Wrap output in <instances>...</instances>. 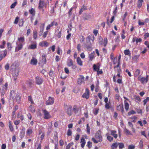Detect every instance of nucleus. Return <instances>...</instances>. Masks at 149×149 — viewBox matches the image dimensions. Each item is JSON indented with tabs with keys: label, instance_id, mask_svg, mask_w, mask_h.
Returning a JSON list of instances; mask_svg holds the SVG:
<instances>
[{
	"label": "nucleus",
	"instance_id": "39",
	"mask_svg": "<svg viewBox=\"0 0 149 149\" xmlns=\"http://www.w3.org/2000/svg\"><path fill=\"white\" fill-rule=\"evenodd\" d=\"M105 103L106 104L105 105V108L107 109H109L110 108V101H109V102H107V103Z\"/></svg>",
	"mask_w": 149,
	"mask_h": 149
},
{
	"label": "nucleus",
	"instance_id": "34",
	"mask_svg": "<svg viewBox=\"0 0 149 149\" xmlns=\"http://www.w3.org/2000/svg\"><path fill=\"white\" fill-rule=\"evenodd\" d=\"M45 25V24H41V25L40 27V32L41 33V34H42V32H43L44 29V26Z\"/></svg>",
	"mask_w": 149,
	"mask_h": 149
},
{
	"label": "nucleus",
	"instance_id": "42",
	"mask_svg": "<svg viewBox=\"0 0 149 149\" xmlns=\"http://www.w3.org/2000/svg\"><path fill=\"white\" fill-rule=\"evenodd\" d=\"M90 127L89 126L88 124H87L86 125V132L88 134H89L90 132Z\"/></svg>",
	"mask_w": 149,
	"mask_h": 149
},
{
	"label": "nucleus",
	"instance_id": "38",
	"mask_svg": "<svg viewBox=\"0 0 149 149\" xmlns=\"http://www.w3.org/2000/svg\"><path fill=\"white\" fill-rule=\"evenodd\" d=\"M15 91L14 90H13L11 91L10 94V98H13L15 94Z\"/></svg>",
	"mask_w": 149,
	"mask_h": 149
},
{
	"label": "nucleus",
	"instance_id": "26",
	"mask_svg": "<svg viewBox=\"0 0 149 149\" xmlns=\"http://www.w3.org/2000/svg\"><path fill=\"white\" fill-rule=\"evenodd\" d=\"M118 146V143L116 142L113 143L112 144L111 146V149H116Z\"/></svg>",
	"mask_w": 149,
	"mask_h": 149
},
{
	"label": "nucleus",
	"instance_id": "8",
	"mask_svg": "<svg viewBox=\"0 0 149 149\" xmlns=\"http://www.w3.org/2000/svg\"><path fill=\"white\" fill-rule=\"evenodd\" d=\"M7 52L6 50H5L0 52V61L3 58L5 57L6 55Z\"/></svg>",
	"mask_w": 149,
	"mask_h": 149
},
{
	"label": "nucleus",
	"instance_id": "58",
	"mask_svg": "<svg viewBox=\"0 0 149 149\" xmlns=\"http://www.w3.org/2000/svg\"><path fill=\"white\" fill-rule=\"evenodd\" d=\"M33 37H37V32L36 31H33Z\"/></svg>",
	"mask_w": 149,
	"mask_h": 149
},
{
	"label": "nucleus",
	"instance_id": "55",
	"mask_svg": "<svg viewBox=\"0 0 149 149\" xmlns=\"http://www.w3.org/2000/svg\"><path fill=\"white\" fill-rule=\"evenodd\" d=\"M6 44L5 41L3 40L1 45H0V48H3L4 47V45Z\"/></svg>",
	"mask_w": 149,
	"mask_h": 149
},
{
	"label": "nucleus",
	"instance_id": "3",
	"mask_svg": "<svg viewBox=\"0 0 149 149\" xmlns=\"http://www.w3.org/2000/svg\"><path fill=\"white\" fill-rule=\"evenodd\" d=\"M99 44L100 45H103L104 47H106L107 44V38H105L104 40H103L102 38H99Z\"/></svg>",
	"mask_w": 149,
	"mask_h": 149
},
{
	"label": "nucleus",
	"instance_id": "61",
	"mask_svg": "<svg viewBox=\"0 0 149 149\" xmlns=\"http://www.w3.org/2000/svg\"><path fill=\"white\" fill-rule=\"evenodd\" d=\"M54 74V71L52 69H51L49 71V75L51 77H52Z\"/></svg>",
	"mask_w": 149,
	"mask_h": 149
},
{
	"label": "nucleus",
	"instance_id": "29",
	"mask_svg": "<svg viewBox=\"0 0 149 149\" xmlns=\"http://www.w3.org/2000/svg\"><path fill=\"white\" fill-rule=\"evenodd\" d=\"M37 44L36 43L32 44L30 45L28 47L29 49H34L37 47Z\"/></svg>",
	"mask_w": 149,
	"mask_h": 149
},
{
	"label": "nucleus",
	"instance_id": "1",
	"mask_svg": "<svg viewBox=\"0 0 149 149\" xmlns=\"http://www.w3.org/2000/svg\"><path fill=\"white\" fill-rule=\"evenodd\" d=\"M149 76L146 75V77H141L140 76L138 77V81H140L143 84L146 83L148 80Z\"/></svg>",
	"mask_w": 149,
	"mask_h": 149
},
{
	"label": "nucleus",
	"instance_id": "57",
	"mask_svg": "<svg viewBox=\"0 0 149 149\" xmlns=\"http://www.w3.org/2000/svg\"><path fill=\"white\" fill-rule=\"evenodd\" d=\"M87 146L89 148H90L92 146V143L90 141H89L87 143Z\"/></svg>",
	"mask_w": 149,
	"mask_h": 149
},
{
	"label": "nucleus",
	"instance_id": "16",
	"mask_svg": "<svg viewBox=\"0 0 149 149\" xmlns=\"http://www.w3.org/2000/svg\"><path fill=\"white\" fill-rule=\"evenodd\" d=\"M117 109L118 110L121 111L122 113H123L124 112V110L122 104H120L117 107Z\"/></svg>",
	"mask_w": 149,
	"mask_h": 149
},
{
	"label": "nucleus",
	"instance_id": "10",
	"mask_svg": "<svg viewBox=\"0 0 149 149\" xmlns=\"http://www.w3.org/2000/svg\"><path fill=\"white\" fill-rule=\"evenodd\" d=\"M45 2L43 0H39V1L38 8L39 10L43 8L45 5Z\"/></svg>",
	"mask_w": 149,
	"mask_h": 149
},
{
	"label": "nucleus",
	"instance_id": "5",
	"mask_svg": "<svg viewBox=\"0 0 149 149\" xmlns=\"http://www.w3.org/2000/svg\"><path fill=\"white\" fill-rule=\"evenodd\" d=\"M42 111L44 114V118L46 119H48L51 117L49 113L46 109H42Z\"/></svg>",
	"mask_w": 149,
	"mask_h": 149
},
{
	"label": "nucleus",
	"instance_id": "23",
	"mask_svg": "<svg viewBox=\"0 0 149 149\" xmlns=\"http://www.w3.org/2000/svg\"><path fill=\"white\" fill-rule=\"evenodd\" d=\"M77 64L80 66H81L83 65L82 61L80 57H79L77 58Z\"/></svg>",
	"mask_w": 149,
	"mask_h": 149
},
{
	"label": "nucleus",
	"instance_id": "30",
	"mask_svg": "<svg viewBox=\"0 0 149 149\" xmlns=\"http://www.w3.org/2000/svg\"><path fill=\"white\" fill-rule=\"evenodd\" d=\"M29 109L32 113H33L35 111V109L34 108V106H33L31 105L29 106Z\"/></svg>",
	"mask_w": 149,
	"mask_h": 149
},
{
	"label": "nucleus",
	"instance_id": "59",
	"mask_svg": "<svg viewBox=\"0 0 149 149\" xmlns=\"http://www.w3.org/2000/svg\"><path fill=\"white\" fill-rule=\"evenodd\" d=\"M20 123V120H15L14 122V124L16 125H18Z\"/></svg>",
	"mask_w": 149,
	"mask_h": 149
},
{
	"label": "nucleus",
	"instance_id": "52",
	"mask_svg": "<svg viewBox=\"0 0 149 149\" xmlns=\"http://www.w3.org/2000/svg\"><path fill=\"white\" fill-rule=\"evenodd\" d=\"M112 61H113V64L115 65L117 63V57H115L113 59L111 60Z\"/></svg>",
	"mask_w": 149,
	"mask_h": 149
},
{
	"label": "nucleus",
	"instance_id": "28",
	"mask_svg": "<svg viewBox=\"0 0 149 149\" xmlns=\"http://www.w3.org/2000/svg\"><path fill=\"white\" fill-rule=\"evenodd\" d=\"M93 70L95 71H97L98 70H99L100 68V66L97 65L96 64H94L93 65Z\"/></svg>",
	"mask_w": 149,
	"mask_h": 149
},
{
	"label": "nucleus",
	"instance_id": "22",
	"mask_svg": "<svg viewBox=\"0 0 149 149\" xmlns=\"http://www.w3.org/2000/svg\"><path fill=\"white\" fill-rule=\"evenodd\" d=\"M116 133V131L111 130V134L116 139L118 136L117 134Z\"/></svg>",
	"mask_w": 149,
	"mask_h": 149
},
{
	"label": "nucleus",
	"instance_id": "13",
	"mask_svg": "<svg viewBox=\"0 0 149 149\" xmlns=\"http://www.w3.org/2000/svg\"><path fill=\"white\" fill-rule=\"evenodd\" d=\"M15 99L18 104L20 103L21 100V97L19 93H17L16 94Z\"/></svg>",
	"mask_w": 149,
	"mask_h": 149
},
{
	"label": "nucleus",
	"instance_id": "19",
	"mask_svg": "<svg viewBox=\"0 0 149 149\" xmlns=\"http://www.w3.org/2000/svg\"><path fill=\"white\" fill-rule=\"evenodd\" d=\"M38 61L36 59L33 57L30 61V64L33 65H36L37 64Z\"/></svg>",
	"mask_w": 149,
	"mask_h": 149
},
{
	"label": "nucleus",
	"instance_id": "45",
	"mask_svg": "<svg viewBox=\"0 0 149 149\" xmlns=\"http://www.w3.org/2000/svg\"><path fill=\"white\" fill-rule=\"evenodd\" d=\"M136 113V112L134 110H132L128 113L127 114L128 116H130L132 114Z\"/></svg>",
	"mask_w": 149,
	"mask_h": 149
},
{
	"label": "nucleus",
	"instance_id": "50",
	"mask_svg": "<svg viewBox=\"0 0 149 149\" xmlns=\"http://www.w3.org/2000/svg\"><path fill=\"white\" fill-rule=\"evenodd\" d=\"M73 110L74 112L75 113H76L78 112V108L75 105L74 106L73 108Z\"/></svg>",
	"mask_w": 149,
	"mask_h": 149
},
{
	"label": "nucleus",
	"instance_id": "46",
	"mask_svg": "<svg viewBox=\"0 0 149 149\" xmlns=\"http://www.w3.org/2000/svg\"><path fill=\"white\" fill-rule=\"evenodd\" d=\"M124 131L126 134L127 135H132V134L131 132L129 131L126 128L124 129Z\"/></svg>",
	"mask_w": 149,
	"mask_h": 149
},
{
	"label": "nucleus",
	"instance_id": "27",
	"mask_svg": "<svg viewBox=\"0 0 149 149\" xmlns=\"http://www.w3.org/2000/svg\"><path fill=\"white\" fill-rule=\"evenodd\" d=\"M143 0H138L137 1V6L140 8L142 6V3L143 2Z\"/></svg>",
	"mask_w": 149,
	"mask_h": 149
},
{
	"label": "nucleus",
	"instance_id": "24",
	"mask_svg": "<svg viewBox=\"0 0 149 149\" xmlns=\"http://www.w3.org/2000/svg\"><path fill=\"white\" fill-rule=\"evenodd\" d=\"M67 65L69 67H70L73 65V61L71 59H69L68 61L67 62Z\"/></svg>",
	"mask_w": 149,
	"mask_h": 149
},
{
	"label": "nucleus",
	"instance_id": "12",
	"mask_svg": "<svg viewBox=\"0 0 149 149\" xmlns=\"http://www.w3.org/2000/svg\"><path fill=\"white\" fill-rule=\"evenodd\" d=\"M54 24L56 26H57L58 25V24L57 22H55L54 21L52 22L50 24H49L47 26L46 29L47 30H49L51 27L53 26Z\"/></svg>",
	"mask_w": 149,
	"mask_h": 149
},
{
	"label": "nucleus",
	"instance_id": "15",
	"mask_svg": "<svg viewBox=\"0 0 149 149\" xmlns=\"http://www.w3.org/2000/svg\"><path fill=\"white\" fill-rule=\"evenodd\" d=\"M72 108V107L70 105L69 106L67 107L66 111L67 113L69 116H71L72 114L71 111Z\"/></svg>",
	"mask_w": 149,
	"mask_h": 149
},
{
	"label": "nucleus",
	"instance_id": "20",
	"mask_svg": "<svg viewBox=\"0 0 149 149\" xmlns=\"http://www.w3.org/2000/svg\"><path fill=\"white\" fill-rule=\"evenodd\" d=\"M17 118H20L22 121L24 119V116L21 113H18Z\"/></svg>",
	"mask_w": 149,
	"mask_h": 149
},
{
	"label": "nucleus",
	"instance_id": "37",
	"mask_svg": "<svg viewBox=\"0 0 149 149\" xmlns=\"http://www.w3.org/2000/svg\"><path fill=\"white\" fill-rule=\"evenodd\" d=\"M29 12L32 15H34L35 14V9L33 8H31L29 10Z\"/></svg>",
	"mask_w": 149,
	"mask_h": 149
},
{
	"label": "nucleus",
	"instance_id": "36",
	"mask_svg": "<svg viewBox=\"0 0 149 149\" xmlns=\"http://www.w3.org/2000/svg\"><path fill=\"white\" fill-rule=\"evenodd\" d=\"M118 144L119 149H123L125 147L124 144L123 143H118Z\"/></svg>",
	"mask_w": 149,
	"mask_h": 149
},
{
	"label": "nucleus",
	"instance_id": "64",
	"mask_svg": "<svg viewBox=\"0 0 149 149\" xmlns=\"http://www.w3.org/2000/svg\"><path fill=\"white\" fill-rule=\"evenodd\" d=\"M64 71L67 74H69L70 73L69 71L67 68L65 67L64 68Z\"/></svg>",
	"mask_w": 149,
	"mask_h": 149
},
{
	"label": "nucleus",
	"instance_id": "51",
	"mask_svg": "<svg viewBox=\"0 0 149 149\" xmlns=\"http://www.w3.org/2000/svg\"><path fill=\"white\" fill-rule=\"evenodd\" d=\"M149 100V97H147L143 101V104L145 105L146 104L148 101Z\"/></svg>",
	"mask_w": 149,
	"mask_h": 149
},
{
	"label": "nucleus",
	"instance_id": "53",
	"mask_svg": "<svg viewBox=\"0 0 149 149\" xmlns=\"http://www.w3.org/2000/svg\"><path fill=\"white\" fill-rule=\"evenodd\" d=\"M135 148V146L133 145H130L128 146V149H134Z\"/></svg>",
	"mask_w": 149,
	"mask_h": 149
},
{
	"label": "nucleus",
	"instance_id": "43",
	"mask_svg": "<svg viewBox=\"0 0 149 149\" xmlns=\"http://www.w3.org/2000/svg\"><path fill=\"white\" fill-rule=\"evenodd\" d=\"M8 86V83H6L3 87L2 90L3 91H5L6 90H7Z\"/></svg>",
	"mask_w": 149,
	"mask_h": 149
},
{
	"label": "nucleus",
	"instance_id": "6",
	"mask_svg": "<svg viewBox=\"0 0 149 149\" xmlns=\"http://www.w3.org/2000/svg\"><path fill=\"white\" fill-rule=\"evenodd\" d=\"M89 91L88 88H86L85 90V92L83 93L82 97L88 99L89 97Z\"/></svg>",
	"mask_w": 149,
	"mask_h": 149
},
{
	"label": "nucleus",
	"instance_id": "44",
	"mask_svg": "<svg viewBox=\"0 0 149 149\" xmlns=\"http://www.w3.org/2000/svg\"><path fill=\"white\" fill-rule=\"evenodd\" d=\"M28 100L29 101H30L31 102L32 104H34L32 97L31 95L28 96Z\"/></svg>",
	"mask_w": 149,
	"mask_h": 149
},
{
	"label": "nucleus",
	"instance_id": "33",
	"mask_svg": "<svg viewBox=\"0 0 149 149\" xmlns=\"http://www.w3.org/2000/svg\"><path fill=\"white\" fill-rule=\"evenodd\" d=\"M19 72V70L15 68L13 72V75H14L15 76H18Z\"/></svg>",
	"mask_w": 149,
	"mask_h": 149
},
{
	"label": "nucleus",
	"instance_id": "21",
	"mask_svg": "<svg viewBox=\"0 0 149 149\" xmlns=\"http://www.w3.org/2000/svg\"><path fill=\"white\" fill-rule=\"evenodd\" d=\"M80 143H81V146L82 148H83L86 144V141L85 139L82 138L81 139Z\"/></svg>",
	"mask_w": 149,
	"mask_h": 149
},
{
	"label": "nucleus",
	"instance_id": "18",
	"mask_svg": "<svg viewBox=\"0 0 149 149\" xmlns=\"http://www.w3.org/2000/svg\"><path fill=\"white\" fill-rule=\"evenodd\" d=\"M95 53L94 51L91 52L88 55V58L89 61H92L94 58V55Z\"/></svg>",
	"mask_w": 149,
	"mask_h": 149
},
{
	"label": "nucleus",
	"instance_id": "2",
	"mask_svg": "<svg viewBox=\"0 0 149 149\" xmlns=\"http://www.w3.org/2000/svg\"><path fill=\"white\" fill-rule=\"evenodd\" d=\"M36 84L38 85H40L43 82V79L39 76H37L35 77Z\"/></svg>",
	"mask_w": 149,
	"mask_h": 149
},
{
	"label": "nucleus",
	"instance_id": "4",
	"mask_svg": "<svg viewBox=\"0 0 149 149\" xmlns=\"http://www.w3.org/2000/svg\"><path fill=\"white\" fill-rule=\"evenodd\" d=\"M54 99L53 97L49 96L48 99L46 102V104L47 105H50L53 104L54 103Z\"/></svg>",
	"mask_w": 149,
	"mask_h": 149
},
{
	"label": "nucleus",
	"instance_id": "54",
	"mask_svg": "<svg viewBox=\"0 0 149 149\" xmlns=\"http://www.w3.org/2000/svg\"><path fill=\"white\" fill-rule=\"evenodd\" d=\"M97 74L99 75V74H103V71L102 69L100 70H98L97 71Z\"/></svg>",
	"mask_w": 149,
	"mask_h": 149
},
{
	"label": "nucleus",
	"instance_id": "35",
	"mask_svg": "<svg viewBox=\"0 0 149 149\" xmlns=\"http://www.w3.org/2000/svg\"><path fill=\"white\" fill-rule=\"evenodd\" d=\"M135 38H133L132 42H134L135 41L136 42V43L137 44L138 42H140L141 41V39L139 38H137L136 39H135Z\"/></svg>",
	"mask_w": 149,
	"mask_h": 149
},
{
	"label": "nucleus",
	"instance_id": "11",
	"mask_svg": "<svg viewBox=\"0 0 149 149\" xmlns=\"http://www.w3.org/2000/svg\"><path fill=\"white\" fill-rule=\"evenodd\" d=\"M47 61L46 56L44 54L42 55V58L40 61V63L44 65L46 64Z\"/></svg>",
	"mask_w": 149,
	"mask_h": 149
},
{
	"label": "nucleus",
	"instance_id": "40",
	"mask_svg": "<svg viewBox=\"0 0 149 149\" xmlns=\"http://www.w3.org/2000/svg\"><path fill=\"white\" fill-rule=\"evenodd\" d=\"M9 127L10 129V130L12 131L13 132L14 131L13 128V126L11 124V121H9Z\"/></svg>",
	"mask_w": 149,
	"mask_h": 149
},
{
	"label": "nucleus",
	"instance_id": "7",
	"mask_svg": "<svg viewBox=\"0 0 149 149\" xmlns=\"http://www.w3.org/2000/svg\"><path fill=\"white\" fill-rule=\"evenodd\" d=\"M84 77L82 75H79V77L78 78L77 80V83L78 84L81 85L83 83H84Z\"/></svg>",
	"mask_w": 149,
	"mask_h": 149
},
{
	"label": "nucleus",
	"instance_id": "63",
	"mask_svg": "<svg viewBox=\"0 0 149 149\" xmlns=\"http://www.w3.org/2000/svg\"><path fill=\"white\" fill-rule=\"evenodd\" d=\"M99 109H96L93 111V113L95 115H96L97 114L98 111H99Z\"/></svg>",
	"mask_w": 149,
	"mask_h": 149
},
{
	"label": "nucleus",
	"instance_id": "31",
	"mask_svg": "<svg viewBox=\"0 0 149 149\" xmlns=\"http://www.w3.org/2000/svg\"><path fill=\"white\" fill-rule=\"evenodd\" d=\"M33 132V130L31 128H29L27 130L26 134L27 135L29 136Z\"/></svg>",
	"mask_w": 149,
	"mask_h": 149
},
{
	"label": "nucleus",
	"instance_id": "25",
	"mask_svg": "<svg viewBox=\"0 0 149 149\" xmlns=\"http://www.w3.org/2000/svg\"><path fill=\"white\" fill-rule=\"evenodd\" d=\"M124 105H125V108L126 110L127 111H128L129 109V105L128 102H127L126 100H124Z\"/></svg>",
	"mask_w": 149,
	"mask_h": 149
},
{
	"label": "nucleus",
	"instance_id": "60",
	"mask_svg": "<svg viewBox=\"0 0 149 149\" xmlns=\"http://www.w3.org/2000/svg\"><path fill=\"white\" fill-rule=\"evenodd\" d=\"M117 6H116L113 12V14L114 15H115L117 13Z\"/></svg>",
	"mask_w": 149,
	"mask_h": 149
},
{
	"label": "nucleus",
	"instance_id": "14",
	"mask_svg": "<svg viewBox=\"0 0 149 149\" xmlns=\"http://www.w3.org/2000/svg\"><path fill=\"white\" fill-rule=\"evenodd\" d=\"M49 43L46 41H43L40 42L39 43V45L40 46L43 47H47L49 45Z\"/></svg>",
	"mask_w": 149,
	"mask_h": 149
},
{
	"label": "nucleus",
	"instance_id": "17",
	"mask_svg": "<svg viewBox=\"0 0 149 149\" xmlns=\"http://www.w3.org/2000/svg\"><path fill=\"white\" fill-rule=\"evenodd\" d=\"M23 45L22 43L18 44L17 46L15 47V52H17L18 51L21 50L23 48Z\"/></svg>",
	"mask_w": 149,
	"mask_h": 149
},
{
	"label": "nucleus",
	"instance_id": "41",
	"mask_svg": "<svg viewBox=\"0 0 149 149\" xmlns=\"http://www.w3.org/2000/svg\"><path fill=\"white\" fill-rule=\"evenodd\" d=\"M125 54L126 55H131V53L130 52V50L129 49L125 50L124 52Z\"/></svg>",
	"mask_w": 149,
	"mask_h": 149
},
{
	"label": "nucleus",
	"instance_id": "49",
	"mask_svg": "<svg viewBox=\"0 0 149 149\" xmlns=\"http://www.w3.org/2000/svg\"><path fill=\"white\" fill-rule=\"evenodd\" d=\"M7 47L8 49L9 50H10L12 48V45L10 43H8L7 44Z\"/></svg>",
	"mask_w": 149,
	"mask_h": 149
},
{
	"label": "nucleus",
	"instance_id": "62",
	"mask_svg": "<svg viewBox=\"0 0 149 149\" xmlns=\"http://www.w3.org/2000/svg\"><path fill=\"white\" fill-rule=\"evenodd\" d=\"M9 65L8 63H7L5 66V68L6 70H8L9 69Z\"/></svg>",
	"mask_w": 149,
	"mask_h": 149
},
{
	"label": "nucleus",
	"instance_id": "9",
	"mask_svg": "<svg viewBox=\"0 0 149 149\" xmlns=\"http://www.w3.org/2000/svg\"><path fill=\"white\" fill-rule=\"evenodd\" d=\"M95 138L98 139L99 142H101L102 141V137L101 134L97 132L95 135Z\"/></svg>",
	"mask_w": 149,
	"mask_h": 149
},
{
	"label": "nucleus",
	"instance_id": "32",
	"mask_svg": "<svg viewBox=\"0 0 149 149\" xmlns=\"http://www.w3.org/2000/svg\"><path fill=\"white\" fill-rule=\"evenodd\" d=\"M140 70L139 69H136L135 71L134 75L135 77H137L140 74Z\"/></svg>",
	"mask_w": 149,
	"mask_h": 149
},
{
	"label": "nucleus",
	"instance_id": "48",
	"mask_svg": "<svg viewBox=\"0 0 149 149\" xmlns=\"http://www.w3.org/2000/svg\"><path fill=\"white\" fill-rule=\"evenodd\" d=\"M17 4V1L13 3H12L10 6V8H11L12 9L14 8L16 6Z\"/></svg>",
	"mask_w": 149,
	"mask_h": 149
},
{
	"label": "nucleus",
	"instance_id": "56",
	"mask_svg": "<svg viewBox=\"0 0 149 149\" xmlns=\"http://www.w3.org/2000/svg\"><path fill=\"white\" fill-rule=\"evenodd\" d=\"M107 139L110 141H112L113 139V137L109 136H107Z\"/></svg>",
	"mask_w": 149,
	"mask_h": 149
},
{
	"label": "nucleus",
	"instance_id": "47",
	"mask_svg": "<svg viewBox=\"0 0 149 149\" xmlns=\"http://www.w3.org/2000/svg\"><path fill=\"white\" fill-rule=\"evenodd\" d=\"M72 131L70 129H68V130L67 133V135L68 136H70L72 135Z\"/></svg>",
	"mask_w": 149,
	"mask_h": 149
}]
</instances>
